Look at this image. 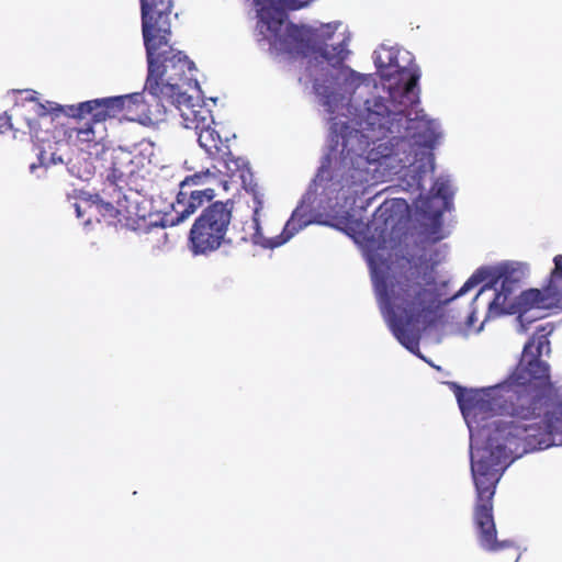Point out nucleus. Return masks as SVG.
I'll return each mask as SVG.
<instances>
[{
    "instance_id": "f257e3e1",
    "label": "nucleus",
    "mask_w": 562,
    "mask_h": 562,
    "mask_svg": "<svg viewBox=\"0 0 562 562\" xmlns=\"http://www.w3.org/2000/svg\"><path fill=\"white\" fill-rule=\"evenodd\" d=\"M499 443L485 449L473 464L475 504L473 522L480 546L496 552L513 546L497 540L493 515L496 486L506 468L524 454L562 445V398L559 391L538 397L530 424H508L498 429Z\"/></svg>"
},
{
    "instance_id": "f03ea898",
    "label": "nucleus",
    "mask_w": 562,
    "mask_h": 562,
    "mask_svg": "<svg viewBox=\"0 0 562 562\" xmlns=\"http://www.w3.org/2000/svg\"><path fill=\"white\" fill-rule=\"evenodd\" d=\"M372 281L391 331L402 346L417 353L422 331L427 318L434 314L435 304L420 265L413 258L403 257L390 276L374 269Z\"/></svg>"
},
{
    "instance_id": "7ed1b4c3",
    "label": "nucleus",
    "mask_w": 562,
    "mask_h": 562,
    "mask_svg": "<svg viewBox=\"0 0 562 562\" xmlns=\"http://www.w3.org/2000/svg\"><path fill=\"white\" fill-rule=\"evenodd\" d=\"M401 72H407L408 78L404 86L400 88L390 89L391 100L397 104L394 111L382 102H375L374 109L368 108L367 114L363 120V131L371 133L374 139H383L389 135L397 134L394 138H400L401 146L405 149L406 143L409 144L414 153L413 159L406 157L403 167L416 166L417 177L414 180L419 184L422 175L427 171V168L434 169V155L431 149L436 143L437 135L431 127L430 121L425 117L416 116L414 119L407 117V111L414 105L419 103V87L420 79L419 67L414 65L411 68H402Z\"/></svg>"
},
{
    "instance_id": "20e7f679",
    "label": "nucleus",
    "mask_w": 562,
    "mask_h": 562,
    "mask_svg": "<svg viewBox=\"0 0 562 562\" xmlns=\"http://www.w3.org/2000/svg\"><path fill=\"white\" fill-rule=\"evenodd\" d=\"M148 59L145 90L160 103L182 105L198 102L201 90L195 79L194 64L181 50L169 45L170 18L142 21Z\"/></svg>"
},
{
    "instance_id": "39448f33",
    "label": "nucleus",
    "mask_w": 562,
    "mask_h": 562,
    "mask_svg": "<svg viewBox=\"0 0 562 562\" xmlns=\"http://www.w3.org/2000/svg\"><path fill=\"white\" fill-rule=\"evenodd\" d=\"M251 1L258 41H266L272 54L294 64L300 83L310 93H316V32L310 25L286 20L288 10H299L313 0Z\"/></svg>"
},
{
    "instance_id": "423d86ee",
    "label": "nucleus",
    "mask_w": 562,
    "mask_h": 562,
    "mask_svg": "<svg viewBox=\"0 0 562 562\" xmlns=\"http://www.w3.org/2000/svg\"><path fill=\"white\" fill-rule=\"evenodd\" d=\"M456 397L467 420L481 424L497 415L510 416L516 419L497 423L486 446L477 448L475 452L471 453L472 474L473 464L481 459V452L490 448L495 449L494 446L499 443L496 440L498 429L508 424H530L538 401V396L529 392L528 386L524 385V382H520L514 374H510L502 383L481 390H467L458 386Z\"/></svg>"
},
{
    "instance_id": "0eeeda50",
    "label": "nucleus",
    "mask_w": 562,
    "mask_h": 562,
    "mask_svg": "<svg viewBox=\"0 0 562 562\" xmlns=\"http://www.w3.org/2000/svg\"><path fill=\"white\" fill-rule=\"evenodd\" d=\"M341 22L323 23L318 26V56L330 68L318 67V95L331 114L348 104L351 94L364 81V77L344 64L348 55L347 36L336 34Z\"/></svg>"
},
{
    "instance_id": "6e6552de",
    "label": "nucleus",
    "mask_w": 562,
    "mask_h": 562,
    "mask_svg": "<svg viewBox=\"0 0 562 562\" xmlns=\"http://www.w3.org/2000/svg\"><path fill=\"white\" fill-rule=\"evenodd\" d=\"M517 269L512 265L503 263L497 267H481L468 279L457 292L456 297L463 295L480 283L486 282L472 301L470 323L477 319L481 305L485 308L483 323L505 314L506 292L510 291L509 284L516 281L514 278Z\"/></svg>"
},
{
    "instance_id": "1a4fd4ad",
    "label": "nucleus",
    "mask_w": 562,
    "mask_h": 562,
    "mask_svg": "<svg viewBox=\"0 0 562 562\" xmlns=\"http://www.w3.org/2000/svg\"><path fill=\"white\" fill-rule=\"evenodd\" d=\"M553 330V323L538 326L533 336L525 344L521 360L512 372L538 397L559 391L550 379V366L540 360L543 353L551 352L549 336Z\"/></svg>"
},
{
    "instance_id": "9d476101",
    "label": "nucleus",
    "mask_w": 562,
    "mask_h": 562,
    "mask_svg": "<svg viewBox=\"0 0 562 562\" xmlns=\"http://www.w3.org/2000/svg\"><path fill=\"white\" fill-rule=\"evenodd\" d=\"M232 213L226 204L215 202L195 220L190 231V249L193 255H207L225 241Z\"/></svg>"
},
{
    "instance_id": "9b49d317",
    "label": "nucleus",
    "mask_w": 562,
    "mask_h": 562,
    "mask_svg": "<svg viewBox=\"0 0 562 562\" xmlns=\"http://www.w3.org/2000/svg\"><path fill=\"white\" fill-rule=\"evenodd\" d=\"M221 182V171L216 167L196 172L181 181L177 200L172 203L176 218H171L170 224L186 221L199 207L210 202L214 198V186Z\"/></svg>"
},
{
    "instance_id": "f8f14e48",
    "label": "nucleus",
    "mask_w": 562,
    "mask_h": 562,
    "mask_svg": "<svg viewBox=\"0 0 562 562\" xmlns=\"http://www.w3.org/2000/svg\"><path fill=\"white\" fill-rule=\"evenodd\" d=\"M111 189L114 194L112 201H104L99 195L81 192L78 201L74 204L77 216L82 217L85 214H88L87 224L91 222L92 217L100 215L111 225L122 224L130 226V220L136 214L135 203L131 201V196H127L115 187L111 186Z\"/></svg>"
},
{
    "instance_id": "ddd939ff",
    "label": "nucleus",
    "mask_w": 562,
    "mask_h": 562,
    "mask_svg": "<svg viewBox=\"0 0 562 562\" xmlns=\"http://www.w3.org/2000/svg\"><path fill=\"white\" fill-rule=\"evenodd\" d=\"M554 268L552 269L548 284L543 289H529L519 295L518 304L521 308L518 315V322L521 331L527 330V325L535 318L529 314L531 310H550L562 307V255L553 258Z\"/></svg>"
},
{
    "instance_id": "4468645a",
    "label": "nucleus",
    "mask_w": 562,
    "mask_h": 562,
    "mask_svg": "<svg viewBox=\"0 0 562 562\" xmlns=\"http://www.w3.org/2000/svg\"><path fill=\"white\" fill-rule=\"evenodd\" d=\"M177 112L183 127L195 131L199 145L207 155L214 156L222 151L223 147L227 148L215 128L211 111L205 106L202 98L198 102L180 106Z\"/></svg>"
},
{
    "instance_id": "2eb2a0df",
    "label": "nucleus",
    "mask_w": 562,
    "mask_h": 562,
    "mask_svg": "<svg viewBox=\"0 0 562 562\" xmlns=\"http://www.w3.org/2000/svg\"><path fill=\"white\" fill-rule=\"evenodd\" d=\"M254 203L252 216L244 225V238L263 249H274L285 244L291 238V234L284 231V227L280 234L278 233L280 225L274 223L262 200L255 196Z\"/></svg>"
},
{
    "instance_id": "dca6fc26",
    "label": "nucleus",
    "mask_w": 562,
    "mask_h": 562,
    "mask_svg": "<svg viewBox=\"0 0 562 562\" xmlns=\"http://www.w3.org/2000/svg\"><path fill=\"white\" fill-rule=\"evenodd\" d=\"M154 153L149 142L139 143L133 151L120 149L114 157L113 171L120 179H128L151 165Z\"/></svg>"
},
{
    "instance_id": "f3484780",
    "label": "nucleus",
    "mask_w": 562,
    "mask_h": 562,
    "mask_svg": "<svg viewBox=\"0 0 562 562\" xmlns=\"http://www.w3.org/2000/svg\"><path fill=\"white\" fill-rule=\"evenodd\" d=\"M18 93L22 97V100L25 101L24 106H26L27 111L37 115V119L26 117L31 133H33L38 142L45 140V137L40 136L38 130L48 127V125L53 123L54 116L57 115L56 113L61 111V108L54 102H40L36 97L37 92L32 90H22Z\"/></svg>"
},
{
    "instance_id": "a211bd4d",
    "label": "nucleus",
    "mask_w": 562,
    "mask_h": 562,
    "mask_svg": "<svg viewBox=\"0 0 562 562\" xmlns=\"http://www.w3.org/2000/svg\"><path fill=\"white\" fill-rule=\"evenodd\" d=\"M69 114L79 117L83 114H92L93 117L104 123L108 117H114L119 114L124 115V95L81 102L77 106H70Z\"/></svg>"
},
{
    "instance_id": "6ab92c4d",
    "label": "nucleus",
    "mask_w": 562,
    "mask_h": 562,
    "mask_svg": "<svg viewBox=\"0 0 562 562\" xmlns=\"http://www.w3.org/2000/svg\"><path fill=\"white\" fill-rule=\"evenodd\" d=\"M165 103L149 104L144 93L135 92L124 94V116L128 121L138 122L143 125H150L160 120L161 110Z\"/></svg>"
},
{
    "instance_id": "aec40b11",
    "label": "nucleus",
    "mask_w": 562,
    "mask_h": 562,
    "mask_svg": "<svg viewBox=\"0 0 562 562\" xmlns=\"http://www.w3.org/2000/svg\"><path fill=\"white\" fill-rule=\"evenodd\" d=\"M452 196L449 180L437 179L431 187L430 195L422 199L418 207L426 216L438 218L445 211L450 210Z\"/></svg>"
},
{
    "instance_id": "412c9836",
    "label": "nucleus",
    "mask_w": 562,
    "mask_h": 562,
    "mask_svg": "<svg viewBox=\"0 0 562 562\" xmlns=\"http://www.w3.org/2000/svg\"><path fill=\"white\" fill-rule=\"evenodd\" d=\"M81 149L88 150L89 155H99L103 149V140L106 136L104 123L92 116L91 121L83 122L72 130Z\"/></svg>"
},
{
    "instance_id": "4be33fe9",
    "label": "nucleus",
    "mask_w": 562,
    "mask_h": 562,
    "mask_svg": "<svg viewBox=\"0 0 562 562\" xmlns=\"http://www.w3.org/2000/svg\"><path fill=\"white\" fill-rule=\"evenodd\" d=\"M316 196L313 192H308L302 200L301 204L294 210L291 218L284 225V231L294 236L300 229L316 222Z\"/></svg>"
},
{
    "instance_id": "5701e85b",
    "label": "nucleus",
    "mask_w": 562,
    "mask_h": 562,
    "mask_svg": "<svg viewBox=\"0 0 562 562\" xmlns=\"http://www.w3.org/2000/svg\"><path fill=\"white\" fill-rule=\"evenodd\" d=\"M171 0H140L142 21L170 16Z\"/></svg>"
},
{
    "instance_id": "b1692460",
    "label": "nucleus",
    "mask_w": 562,
    "mask_h": 562,
    "mask_svg": "<svg viewBox=\"0 0 562 562\" xmlns=\"http://www.w3.org/2000/svg\"><path fill=\"white\" fill-rule=\"evenodd\" d=\"M41 166H49L63 164L64 160L60 156H57L55 153L47 154L45 150H42L38 155Z\"/></svg>"
},
{
    "instance_id": "393cba45",
    "label": "nucleus",
    "mask_w": 562,
    "mask_h": 562,
    "mask_svg": "<svg viewBox=\"0 0 562 562\" xmlns=\"http://www.w3.org/2000/svg\"><path fill=\"white\" fill-rule=\"evenodd\" d=\"M150 225L153 226V233L157 236L158 240H162L164 243L167 241L168 239V235L167 233L164 231V227H165V224H161L160 226L157 225V223H150Z\"/></svg>"
},
{
    "instance_id": "a878e982",
    "label": "nucleus",
    "mask_w": 562,
    "mask_h": 562,
    "mask_svg": "<svg viewBox=\"0 0 562 562\" xmlns=\"http://www.w3.org/2000/svg\"><path fill=\"white\" fill-rule=\"evenodd\" d=\"M402 203H405V201H401V200H394L392 202H385L383 203L380 207H379V212H381V215L384 216L386 215L389 212H391L395 205H400Z\"/></svg>"
},
{
    "instance_id": "bb28decb",
    "label": "nucleus",
    "mask_w": 562,
    "mask_h": 562,
    "mask_svg": "<svg viewBox=\"0 0 562 562\" xmlns=\"http://www.w3.org/2000/svg\"><path fill=\"white\" fill-rule=\"evenodd\" d=\"M30 169H31V172H34V171H35V169H36V165H35V164H32V165H31V167H30Z\"/></svg>"
}]
</instances>
